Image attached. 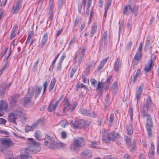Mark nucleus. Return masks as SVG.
I'll list each match as a JSON object with an SVG mask.
<instances>
[{
	"label": "nucleus",
	"mask_w": 159,
	"mask_h": 159,
	"mask_svg": "<svg viewBox=\"0 0 159 159\" xmlns=\"http://www.w3.org/2000/svg\"><path fill=\"white\" fill-rule=\"evenodd\" d=\"M97 29V25L96 24L94 23L92 26L91 31L90 34V36L92 37L94 34L96 32Z\"/></svg>",
	"instance_id": "bb28decb"
},
{
	"label": "nucleus",
	"mask_w": 159,
	"mask_h": 159,
	"mask_svg": "<svg viewBox=\"0 0 159 159\" xmlns=\"http://www.w3.org/2000/svg\"><path fill=\"white\" fill-rule=\"evenodd\" d=\"M142 46H143V44H142V43L141 42L140 44V45H139V48L138 49L137 52H140V53H141V51L142 50Z\"/></svg>",
	"instance_id": "bf43d9fd"
},
{
	"label": "nucleus",
	"mask_w": 159,
	"mask_h": 159,
	"mask_svg": "<svg viewBox=\"0 0 159 159\" xmlns=\"http://www.w3.org/2000/svg\"><path fill=\"white\" fill-rule=\"evenodd\" d=\"M57 148L59 146L62 148H65L66 147V144L60 142L57 143Z\"/></svg>",
	"instance_id": "49530a36"
},
{
	"label": "nucleus",
	"mask_w": 159,
	"mask_h": 159,
	"mask_svg": "<svg viewBox=\"0 0 159 159\" xmlns=\"http://www.w3.org/2000/svg\"><path fill=\"white\" fill-rule=\"evenodd\" d=\"M112 77V76L111 75L109 77H108L106 80L105 83H107V84H110Z\"/></svg>",
	"instance_id": "6e6d98bb"
},
{
	"label": "nucleus",
	"mask_w": 159,
	"mask_h": 159,
	"mask_svg": "<svg viewBox=\"0 0 159 159\" xmlns=\"http://www.w3.org/2000/svg\"><path fill=\"white\" fill-rule=\"evenodd\" d=\"M85 52V49L84 47H82V50L81 51V54L80 55V56L84 57V54Z\"/></svg>",
	"instance_id": "338daca9"
},
{
	"label": "nucleus",
	"mask_w": 159,
	"mask_h": 159,
	"mask_svg": "<svg viewBox=\"0 0 159 159\" xmlns=\"http://www.w3.org/2000/svg\"><path fill=\"white\" fill-rule=\"evenodd\" d=\"M90 82L91 83L92 85L94 86H95L97 83V81L93 78H91V79Z\"/></svg>",
	"instance_id": "5fc2aeb1"
},
{
	"label": "nucleus",
	"mask_w": 159,
	"mask_h": 159,
	"mask_svg": "<svg viewBox=\"0 0 159 159\" xmlns=\"http://www.w3.org/2000/svg\"><path fill=\"white\" fill-rule=\"evenodd\" d=\"M111 99L110 95L109 93H108L106 96V102L107 103H109Z\"/></svg>",
	"instance_id": "4d7b16f0"
},
{
	"label": "nucleus",
	"mask_w": 159,
	"mask_h": 159,
	"mask_svg": "<svg viewBox=\"0 0 159 159\" xmlns=\"http://www.w3.org/2000/svg\"><path fill=\"white\" fill-rule=\"evenodd\" d=\"M28 139L30 140L28 143L30 146L26 149L21 151L20 156L21 159H28L30 153L35 154L40 150L41 148L39 143L36 142L32 138H28Z\"/></svg>",
	"instance_id": "f257e3e1"
},
{
	"label": "nucleus",
	"mask_w": 159,
	"mask_h": 159,
	"mask_svg": "<svg viewBox=\"0 0 159 159\" xmlns=\"http://www.w3.org/2000/svg\"><path fill=\"white\" fill-rule=\"evenodd\" d=\"M64 100L65 101V102L63 111L64 112H65L66 111H68L70 109L69 107L70 105V103L69 102L68 99L67 98H65Z\"/></svg>",
	"instance_id": "b1692460"
},
{
	"label": "nucleus",
	"mask_w": 159,
	"mask_h": 159,
	"mask_svg": "<svg viewBox=\"0 0 159 159\" xmlns=\"http://www.w3.org/2000/svg\"><path fill=\"white\" fill-rule=\"evenodd\" d=\"M114 114L113 113H111L109 116V122L110 123H112L114 121Z\"/></svg>",
	"instance_id": "c03bdc74"
},
{
	"label": "nucleus",
	"mask_w": 159,
	"mask_h": 159,
	"mask_svg": "<svg viewBox=\"0 0 159 159\" xmlns=\"http://www.w3.org/2000/svg\"><path fill=\"white\" fill-rule=\"evenodd\" d=\"M123 158L125 159H132V157L131 155L128 153L125 154L123 156Z\"/></svg>",
	"instance_id": "09e8293b"
},
{
	"label": "nucleus",
	"mask_w": 159,
	"mask_h": 159,
	"mask_svg": "<svg viewBox=\"0 0 159 159\" xmlns=\"http://www.w3.org/2000/svg\"><path fill=\"white\" fill-rule=\"evenodd\" d=\"M141 73V71L140 69H139L137 71L135 74L134 75L133 78V83H134L137 80L138 77H139Z\"/></svg>",
	"instance_id": "2f4dec72"
},
{
	"label": "nucleus",
	"mask_w": 159,
	"mask_h": 159,
	"mask_svg": "<svg viewBox=\"0 0 159 159\" xmlns=\"http://www.w3.org/2000/svg\"><path fill=\"white\" fill-rule=\"evenodd\" d=\"M6 159H13V154L11 151H7L5 154Z\"/></svg>",
	"instance_id": "7c9ffc66"
},
{
	"label": "nucleus",
	"mask_w": 159,
	"mask_h": 159,
	"mask_svg": "<svg viewBox=\"0 0 159 159\" xmlns=\"http://www.w3.org/2000/svg\"><path fill=\"white\" fill-rule=\"evenodd\" d=\"M35 137L39 140H41V132L39 130L36 131L35 133Z\"/></svg>",
	"instance_id": "58836bf2"
},
{
	"label": "nucleus",
	"mask_w": 159,
	"mask_h": 159,
	"mask_svg": "<svg viewBox=\"0 0 159 159\" xmlns=\"http://www.w3.org/2000/svg\"><path fill=\"white\" fill-rule=\"evenodd\" d=\"M86 25V23L85 22H83L82 23L81 25V26L79 30V32L81 33V32L83 30H84V28H85Z\"/></svg>",
	"instance_id": "37998d69"
},
{
	"label": "nucleus",
	"mask_w": 159,
	"mask_h": 159,
	"mask_svg": "<svg viewBox=\"0 0 159 159\" xmlns=\"http://www.w3.org/2000/svg\"><path fill=\"white\" fill-rule=\"evenodd\" d=\"M39 62V59H38L34 63L33 66V69H35L37 67L38 64Z\"/></svg>",
	"instance_id": "774afa93"
},
{
	"label": "nucleus",
	"mask_w": 159,
	"mask_h": 159,
	"mask_svg": "<svg viewBox=\"0 0 159 159\" xmlns=\"http://www.w3.org/2000/svg\"><path fill=\"white\" fill-rule=\"evenodd\" d=\"M1 144L6 148H8L12 147L14 144L13 141L10 139L3 138L1 140Z\"/></svg>",
	"instance_id": "1a4fd4ad"
},
{
	"label": "nucleus",
	"mask_w": 159,
	"mask_h": 159,
	"mask_svg": "<svg viewBox=\"0 0 159 159\" xmlns=\"http://www.w3.org/2000/svg\"><path fill=\"white\" fill-rule=\"evenodd\" d=\"M93 153L89 149H85L81 151L80 153L81 157L85 159H90L92 156Z\"/></svg>",
	"instance_id": "6e6552de"
},
{
	"label": "nucleus",
	"mask_w": 159,
	"mask_h": 159,
	"mask_svg": "<svg viewBox=\"0 0 159 159\" xmlns=\"http://www.w3.org/2000/svg\"><path fill=\"white\" fill-rule=\"evenodd\" d=\"M139 7L137 5H135L132 9V12L134 13L135 16H136L138 13V10H139Z\"/></svg>",
	"instance_id": "e433bc0d"
},
{
	"label": "nucleus",
	"mask_w": 159,
	"mask_h": 159,
	"mask_svg": "<svg viewBox=\"0 0 159 159\" xmlns=\"http://www.w3.org/2000/svg\"><path fill=\"white\" fill-rule=\"evenodd\" d=\"M43 94L44 93L45 90H46V89L47 88L48 86V84H47V81H45L44 82V83L43 84Z\"/></svg>",
	"instance_id": "864d4df0"
},
{
	"label": "nucleus",
	"mask_w": 159,
	"mask_h": 159,
	"mask_svg": "<svg viewBox=\"0 0 159 159\" xmlns=\"http://www.w3.org/2000/svg\"><path fill=\"white\" fill-rule=\"evenodd\" d=\"M80 113L87 116H91L93 117H94L95 116V114H94V112L89 110L81 109L80 111Z\"/></svg>",
	"instance_id": "f8f14e48"
},
{
	"label": "nucleus",
	"mask_w": 159,
	"mask_h": 159,
	"mask_svg": "<svg viewBox=\"0 0 159 159\" xmlns=\"http://www.w3.org/2000/svg\"><path fill=\"white\" fill-rule=\"evenodd\" d=\"M48 39V34L45 33L43 34L41 40V43L40 45L39 46L41 48H42L44 46L47 42Z\"/></svg>",
	"instance_id": "412c9836"
},
{
	"label": "nucleus",
	"mask_w": 159,
	"mask_h": 159,
	"mask_svg": "<svg viewBox=\"0 0 159 159\" xmlns=\"http://www.w3.org/2000/svg\"><path fill=\"white\" fill-rule=\"evenodd\" d=\"M155 147L154 143H151L150 149L149 150V153L152 156L154 155L155 153Z\"/></svg>",
	"instance_id": "72a5a7b5"
},
{
	"label": "nucleus",
	"mask_w": 159,
	"mask_h": 159,
	"mask_svg": "<svg viewBox=\"0 0 159 159\" xmlns=\"http://www.w3.org/2000/svg\"><path fill=\"white\" fill-rule=\"evenodd\" d=\"M33 91V87H30L29 88L28 92L26 96L21 98L19 101L20 103L25 106L32 107L34 104V102L32 101V93Z\"/></svg>",
	"instance_id": "f03ea898"
},
{
	"label": "nucleus",
	"mask_w": 159,
	"mask_h": 159,
	"mask_svg": "<svg viewBox=\"0 0 159 159\" xmlns=\"http://www.w3.org/2000/svg\"><path fill=\"white\" fill-rule=\"evenodd\" d=\"M121 67V62L119 58H117L114 63V69L116 72H118L120 68Z\"/></svg>",
	"instance_id": "5701e85b"
},
{
	"label": "nucleus",
	"mask_w": 159,
	"mask_h": 159,
	"mask_svg": "<svg viewBox=\"0 0 159 159\" xmlns=\"http://www.w3.org/2000/svg\"><path fill=\"white\" fill-rule=\"evenodd\" d=\"M0 88L3 89L4 90H5L7 89L6 83L4 82L1 84L0 86Z\"/></svg>",
	"instance_id": "de8ad7c7"
},
{
	"label": "nucleus",
	"mask_w": 159,
	"mask_h": 159,
	"mask_svg": "<svg viewBox=\"0 0 159 159\" xmlns=\"http://www.w3.org/2000/svg\"><path fill=\"white\" fill-rule=\"evenodd\" d=\"M33 34H34V33H33V32L32 31H30V32H29V33H28V38L31 39L32 38V37L33 35Z\"/></svg>",
	"instance_id": "052dcab7"
},
{
	"label": "nucleus",
	"mask_w": 159,
	"mask_h": 159,
	"mask_svg": "<svg viewBox=\"0 0 159 159\" xmlns=\"http://www.w3.org/2000/svg\"><path fill=\"white\" fill-rule=\"evenodd\" d=\"M155 64V60L150 59L148 61V63L146 64L144 67V70L146 73L150 71L151 70L152 68L154 66Z\"/></svg>",
	"instance_id": "9d476101"
},
{
	"label": "nucleus",
	"mask_w": 159,
	"mask_h": 159,
	"mask_svg": "<svg viewBox=\"0 0 159 159\" xmlns=\"http://www.w3.org/2000/svg\"><path fill=\"white\" fill-rule=\"evenodd\" d=\"M45 135L47 137V139L50 142L48 141H45L44 142L45 145L54 150L57 149V144L55 142L54 137L52 136H49L47 134H45Z\"/></svg>",
	"instance_id": "20e7f679"
},
{
	"label": "nucleus",
	"mask_w": 159,
	"mask_h": 159,
	"mask_svg": "<svg viewBox=\"0 0 159 159\" xmlns=\"http://www.w3.org/2000/svg\"><path fill=\"white\" fill-rule=\"evenodd\" d=\"M67 133L65 131H63L61 133V136L62 139H66L67 137Z\"/></svg>",
	"instance_id": "3c124183"
},
{
	"label": "nucleus",
	"mask_w": 159,
	"mask_h": 159,
	"mask_svg": "<svg viewBox=\"0 0 159 159\" xmlns=\"http://www.w3.org/2000/svg\"><path fill=\"white\" fill-rule=\"evenodd\" d=\"M124 139L126 141L128 144H130V139L129 138H128L127 136H125L124 137Z\"/></svg>",
	"instance_id": "e2e57ef3"
},
{
	"label": "nucleus",
	"mask_w": 159,
	"mask_h": 159,
	"mask_svg": "<svg viewBox=\"0 0 159 159\" xmlns=\"http://www.w3.org/2000/svg\"><path fill=\"white\" fill-rule=\"evenodd\" d=\"M42 89V87L41 86L38 85L35 88L34 91H33L32 93H34V98L36 99L39 96L40 93ZM34 89H33V90Z\"/></svg>",
	"instance_id": "6ab92c4d"
},
{
	"label": "nucleus",
	"mask_w": 159,
	"mask_h": 159,
	"mask_svg": "<svg viewBox=\"0 0 159 159\" xmlns=\"http://www.w3.org/2000/svg\"><path fill=\"white\" fill-rule=\"evenodd\" d=\"M141 53L140 52H137L135 54L134 59L137 61H139L140 60V58L141 57Z\"/></svg>",
	"instance_id": "c9c22d12"
},
{
	"label": "nucleus",
	"mask_w": 159,
	"mask_h": 159,
	"mask_svg": "<svg viewBox=\"0 0 159 159\" xmlns=\"http://www.w3.org/2000/svg\"><path fill=\"white\" fill-rule=\"evenodd\" d=\"M150 43V41L148 39H146L145 42V44L144 47V49L146 50L148 48Z\"/></svg>",
	"instance_id": "a18cd8bd"
},
{
	"label": "nucleus",
	"mask_w": 159,
	"mask_h": 159,
	"mask_svg": "<svg viewBox=\"0 0 159 159\" xmlns=\"http://www.w3.org/2000/svg\"><path fill=\"white\" fill-rule=\"evenodd\" d=\"M49 10L48 13L49 17L48 18L49 20L51 22L53 18V10L54 8L53 0H50L49 2Z\"/></svg>",
	"instance_id": "ddd939ff"
},
{
	"label": "nucleus",
	"mask_w": 159,
	"mask_h": 159,
	"mask_svg": "<svg viewBox=\"0 0 159 159\" xmlns=\"http://www.w3.org/2000/svg\"><path fill=\"white\" fill-rule=\"evenodd\" d=\"M142 116L143 117H147V123L146 124V127L149 135H151L152 132L151 128L153 127V123L150 115L148 114L146 111L143 110L141 111Z\"/></svg>",
	"instance_id": "7ed1b4c3"
},
{
	"label": "nucleus",
	"mask_w": 159,
	"mask_h": 159,
	"mask_svg": "<svg viewBox=\"0 0 159 159\" xmlns=\"http://www.w3.org/2000/svg\"><path fill=\"white\" fill-rule=\"evenodd\" d=\"M120 135L118 133L111 132L107 134L106 136H103V140L105 142L109 141H115L116 139H120Z\"/></svg>",
	"instance_id": "39448f33"
},
{
	"label": "nucleus",
	"mask_w": 159,
	"mask_h": 159,
	"mask_svg": "<svg viewBox=\"0 0 159 159\" xmlns=\"http://www.w3.org/2000/svg\"><path fill=\"white\" fill-rule=\"evenodd\" d=\"M143 89V85H141L139 88L137 90L135 95V99L136 100L137 102L139 101L141 98V96L142 93Z\"/></svg>",
	"instance_id": "a211bd4d"
},
{
	"label": "nucleus",
	"mask_w": 159,
	"mask_h": 159,
	"mask_svg": "<svg viewBox=\"0 0 159 159\" xmlns=\"http://www.w3.org/2000/svg\"><path fill=\"white\" fill-rule=\"evenodd\" d=\"M81 20V18L80 16H77L74 22V26L75 27L79 23V22Z\"/></svg>",
	"instance_id": "79ce46f5"
},
{
	"label": "nucleus",
	"mask_w": 159,
	"mask_h": 159,
	"mask_svg": "<svg viewBox=\"0 0 159 159\" xmlns=\"http://www.w3.org/2000/svg\"><path fill=\"white\" fill-rule=\"evenodd\" d=\"M126 129L128 132V134L129 135H132L133 134L132 125L129 123L127 125Z\"/></svg>",
	"instance_id": "c85d7f7f"
},
{
	"label": "nucleus",
	"mask_w": 159,
	"mask_h": 159,
	"mask_svg": "<svg viewBox=\"0 0 159 159\" xmlns=\"http://www.w3.org/2000/svg\"><path fill=\"white\" fill-rule=\"evenodd\" d=\"M18 29V25L16 24H15L13 26L12 29L11 35L10 38L12 39L14 38L16 35V34L15 33V31H16Z\"/></svg>",
	"instance_id": "a878e982"
},
{
	"label": "nucleus",
	"mask_w": 159,
	"mask_h": 159,
	"mask_svg": "<svg viewBox=\"0 0 159 159\" xmlns=\"http://www.w3.org/2000/svg\"><path fill=\"white\" fill-rule=\"evenodd\" d=\"M77 66H74L72 69L70 74V78H72L74 74L75 73V72H76L77 70Z\"/></svg>",
	"instance_id": "4c0bfd02"
},
{
	"label": "nucleus",
	"mask_w": 159,
	"mask_h": 159,
	"mask_svg": "<svg viewBox=\"0 0 159 159\" xmlns=\"http://www.w3.org/2000/svg\"><path fill=\"white\" fill-rule=\"evenodd\" d=\"M146 107L147 110H152L155 107L153 104L151 100V98L149 96H148L147 98Z\"/></svg>",
	"instance_id": "2eb2a0df"
},
{
	"label": "nucleus",
	"mask_w": 159,
	"mask_h": 159,
	"mask_svg": "<svg viewBox=\"0 0 159 159\" xmlns=\"http://www.w3.org/2000/svg\"><path fill=\"white\" fill-rule=\"evenodd\" d=\"M84 139L82 137H79L75 139L74 142V145L71 147V150H75V147H82L84 144Z\"/></svg>",
	"instance_id": "423d86ee"
},
{
	"label": "nucleus",
	"mask_w": 159,
	"mask_h": 159,
	"mask_svg": "<svg viewBox=\"0 0 159 159\" xmlns=\"http://www.w3.org/2000/svg\"><path fill=\"white\" fill-rule=\"evenodd\" d=\"M41 123H42V120L41 119H39L37 121L34 123H33L32 126L33 128V129L34 130L38 126V125L40 124Z\"/></svg>",
	"instance_id": "473e14b6"
},
{
	"label": "nucleus",
	"mask_w": 159,
	"mask_h": 159,
	"mask_svg": "<svg viewBox=\"0 0 159 159\" xmlns=\"http://www.w3.org/2000/svg\"><path fill=\"white\" fill-rule=\"evenodd\" d=\"M22 1V0H17L16 3L13 5L12 8L13 14H16L18 12L22 6L21 3Z\"/></svg>",
	"instance_id": "9b49d317"
},
{
	"label": "nucleus",
	"mask_w": 159,
	"mask_h": 159,
	"mask_svg": "<svg viewBox=\"0 0 159 159\" xmlns=\"http://www.w3.org/2000/svg\"><path fill=\"white\" fill-rule=\"evenodd\" d=\"M8 106L7 102L5 100L0 101V116H2L4 114L3 110L6 111H8Z\"/></svg>",
	"instance_id": "0eeeda50"
},
{
	"label": "nucleus",
	"mask_w": 159,
	"mask_h": 159,
	"mask_svg": "<svg viewBox=\"0 0 159 159\" xmlns=\"http://www.w3.org/2000/svg\"><path fill=\"white\" fill-rule=\"evenodd\" d=\"M85 123V121L84 120L75 121L74 124V127L76 129L80 128L84 125Z\"/></svg>",
	"instance_id": "f3484780"
},
{
	"label": "nucleus",
	"mask_w": 159,
	"mask_h": 159,
	"mask_svg": "<svg viewBox=\"0 0 159 159\" xmlns=\"http://www.w3.org/2000/svg\"><path fill=\"white\" fill-rule=\"evenodd\" d=\"M66 57V54L65 53H63L59 61L62 62V61Z\"/></svg>",
	"instance_id": "0e129e2a"
},
{
	"label": "nucleus",
	"mask_w": 159,
	"mask_h": 159,
	"mask_svg": "<svg viewBox=\"0 0 159 159\" xmlns=\"http://www.w3.org/2000/svg\"><path fill=\"white\" fill-rule=\"evenodd\" d=\"M32 126H29L28 125H26L25 126V131L26 133H28L30 131H32L34 130Z\"/></svg>",
	"instance_id": "a19ab883"
},
{
	"label": "nucleus",
	"mask_w": 159,
	"mask_h": 159,
	"mask_svg": "<svg viewBox=\"0 0 159 159\" xmlns=\"http://www.w3.org/2000/svg\"><path fill=\"white\" fill-rule=\"evenodd\" d=\"M58 104V101H56L54 104L51 102L48 108V111L50 112L54 111Z\"/></svg>",
	"instance_id": "aec40b11"
},
{
	"label": "nucleus",
	"mask_w": 159,
	"mask_h": 159,
	"mask_svg": "<svg viewBox=\"0 0 159 159\" xmlns=\"http://www.w3.org/2000/svg\"><path fill=\"white\" fill-rule=\"evenodd\" d=\"M56 81V79L55 78H53L51 80L50 85L48 87L49 91V92H51L52 91L54 87Z\"/></svg>",
	"instance_id": "cd10ccee"
},
{
	"label": "nucleus",
	"mask_w": 159,
	"mask_h": 159,
	"mask_svg": "<svg viewBox=\"0 0 159 159\" xmlns=\"http://www.w3.org/2000/svg\"><path fill=\"white\" fill-rule=\"evenodd\" d=\"M61 68H62L61 62V61H59V62L58 63L57 66V70L60 71L61 70Z\"/></svg>",
	"instance_id": "603ef678"
},
{
	"label": "nucleus",
	"mask_w": 159,
	"mask_h": 159,
	"mask_svg": "<svg viewBox=\"0 0 159 159\" xmlns=\"http://www.w3.org/2000/svg\"><path fill=\"white\" fill-rule=\"evenodd\" d=\"M108 57H106L100 63V64L97 68V71H100L102 69L103 67L104 66L106 62L107 61V60L108 58Z\"/></svg>",
	"instance_id": "393cba45"
},
{
	"label": "nucleus",
	"mask_w": 159,
	"mask_h": 159,
	"mask_svg": "<svg viewBox=\"0 0 159 159\" xmlns=\"http://www.w3.org/2000/svg\"><path fill=\"white\" fill-rule=\"evenodd\" d=\"M107 32L106 31L104 32L102 35V37L100 39V44L102 46H104L107 44Z\"/></svg>",
	"instance_id": "4468645a"
},
{
	"label": "nucleus",
	"mask_w": 159,
	"mask_h": 159,
	"mask_svg": "<svg viewBox=\"0 0 159 159\" xmlns=\"http://www.w3.org/2000/svg\"><path fill=\"white\" fill-rule=\"evenodd\" d=\"M90 147L91 148H99L98 144L95 142H91V144H90Z\"/></svg>",
	"instance_id": "ea45409f"
},
{
	"label": "nucleus",
	"mask_w": 159,
	"mask_h": 159,
	"mask_svg": "<svg viewBox=\"0 0 159 159\" xmlns=\"http://www.w3.org/2000/svg\"><path fill=\"white\" fill-rule=\"evenodd\" d=\"M113 92L114 93L116 92L118 90V85L117 82V81L115 82L112 84Z\"/></svg>",
	"instance_id": "f704fd0d"
},
{
	"label": "nucleus",
	"mask_w": 159,
	"mask_h": 159,
	"mask_svg": "<svg viewBox=\"0 0 159 159\" xmlns=\"http://www.w3.org/2000/svg\"><path fill=\"white\" fill-rule=\"evenodd\" d=\"M103 85H102V83L100 82H98V83L97 87L96 89V90H98V89H103Z\"/></svg>",
	"instance_id": "8fccbe9b"
},
{
	"label": "nucleus",
	"mask_w": 159,
	"mask_h": 159,
	"mask_svg": "<svg viewBox=\"0 0 159 159\" xmlns=\"http://www.w3.org/2000/svg\"><path fill=\"white\" fill-rule=\"evenodd\" d=\"M7 121L5 119L0 118V124H4Z\"/></svg>",
	"instance_id": "69168bd1"
},
{
	"label": "nucleus",
	"mask_w": 159,
	"mask_h": 159,
	"mask_svg": "<svg viewBox=\"0 0 159 159\" xmlns=\"http://www.w3.org/2000/svg\"><path fill=\"white\" fill-rule=\"evenodd\" d=\"M132 44V43L131 41L129 42L127 44L126 47V49L128 50L130 49L131 48Z\"/></svg>",
	"instance_id": "13d9d810"
},
{
	"label": "nucleus",
	"mask_w": 159,
	"mask_h": 159,
	"mask_svg": "<svg viewBox=\"0 0 159 159\" xmlns=\"http://www.w3.org/2000/svg\"><path fill=\"white\" fill-rule=\"evenodd\" d=\"M16 115L15 114L13 113H11L10 114L9 116V120L12 123H15L16 121Z\"/></svg>",
	"instance_id": "c756f323"
},
{
	"label": "nucleus",
	"mask_w": 159,
	"mask_h": 159,
	"mask_svg": "<svg viewBox=\"0 0 159 159\" xmlns=\"http://www.w3.org/2000/svg\"><path fill=\"white\" fill-rule=\"evenodd\" d=\"M132 7L128 4L125 6L124 9L123 10V14L124 15L128 16L132 11Z\"/></svg>",
	"instance_id": "dca6fc26"
},
{
	"label": "nucleus",
	"mask_w": 159,
	"mask_h": 159,
	"mask_svg": "<svg viewBox=\"0 0 159 159\" xmlns=\"http://www.w3.org/2000/svg\"><path fill=\"white\" fill-rule=\"evenodd\" d=\"M20 95L19 94H16L13 95L11 98V100L10 101V104L13 105H15L18 101Z\"/></svg>",
	"instance_id": "4be33fe9"
},
{
	"label": "nucleus",
	"mask_w": 159,
	"mask_h": 159,
	"mask_svg": "<svg viewBox=\"0 0 159 159\" xmlns=\"http://www.w3.org/2000/svg\"><path fill=\"white\" fill-rule=\"evenodd\" d=\"M76 39V38L75 37H74L72 38L69 42V45L70 46L72 43H74Z\"/></svg>",
	"instance_id": "680f3d73"
}]
</instances>
